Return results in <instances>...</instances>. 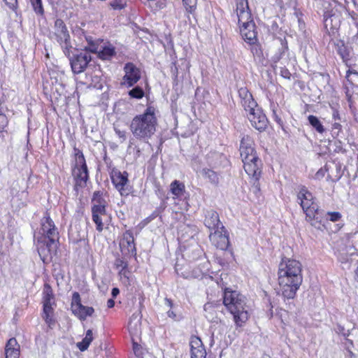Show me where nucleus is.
Masks as SVG:
<instances>
[{"label": "nucleus", "instance_id": "obj_1", "mask_svg": "<svg viewBox=\"0 0 358 358\" xmlns=\"http://www.w3.org/2000/svg\"><path fill=\"white\" fill-rule=\"evenodd\" d=\"M280 293L284 299H293L303 282L301 263L294 259L284 257L277 271Z\"/></svg>", "mask_w": 358, "mask_h": 358}, {"label": "nucleus", "instance_id": "obj_2", "mask_svg": "<svg viewBox=\"0 0 358 358\" xmlns=\"http://www.w3.org/2000/svg\"><path fill=\"white\" fill-rule=\"evenodd\" d=\"M39 233L41 236L37 238V250L41 259L48 264L55 255L59 244V231L54 221L50 217V213L47 210L41 220Z\"/></svg>", "mask_w": 358, "mask_h": 358}, {"label": "nucleus", "instance_id": "obj_3", "mask_svg": "<svg viewBox=\"0 0 358 358\" xmlns=\"http://www.w3.org/2000/svg\"><path fill=\"white\" fill-rule=\"evenodd\" d=\"M240 155L243 169L249 176L250 182L259 190V180L262 176L263 162L255 149L254 138L250 135H244L241 140Z\"/></svg>", "mask_w": 358, "mask_h": 358}, {"label": "nucleus", "instance_id": "obj_4", "mask_svg": "<svg viewBox=\"0 0 358 358\" xmlns=\"http://www.w3.org/2000/svg\"><path fill=\"white\" fill-rule=\"evenodd\" d=\"M222 303L232 315L236 328L243 327L250 319L246 297L237 290L225 287L222 290Z\"/></svg>", "mask_w": 358, "mask_h": 358}, {"label": "nucleus", "instance_id": "obj_5", "mask_svg": "<svg viewBox=\"0 0 358 358\" xmlns=\"http://www.w3.org/2000/svg\"><path fill=\"white\" fill-rule=\"evenodd\" d=\"M156 113L155 107L148 105L142 114L132 119L129 129L136 138L148 142L154 136L158 126Z\"/></svg>", "mask_w": 358, "mask_h": 358}, {"label": "nucleus", "instance_id": "obj_6", "mask_svg": "<svg viewBox=\"0 0 358 358\" xmlns=\"http://www.w3.org/2000/svg\"><path fill=\"white\" fill-rule=\"evenodd\" d=\"M297 201L306 215V220L315 228L322 230L325 228L324 222L320 214V210L312 192L304 186L299 187Z\"/></svg>", "mask_w": 358, "mask_h": 358}, {"label": "nucleus", "instance_id": "obj_7", "mask_svg": "<svg viewBox=\"0 0 358 358\" xmlns=\"http://www.w3.org/2000/svg\"><path fill=\"white\" fill-rule=\"evenodd\" d=\"M236 12L243 39L249 44L257 41V31L248 0H236Z\"/></svg>", "mask_w": 358, "mask_h": 358}, {"label": "nucleus", "instance_id": "obj_8", "mask_svg": "<svg viewBox=\"0 0 358 358\" xmlns=\"http://www.w3.org/2000/svg\"><path fill=\"white\" fill-rule=\"evenodd\" d=\"M107 170L115 189L122 196H128L132 192V187L129 185V173L121 171L111 164L107 165Z\"/></svg>", "mask_w": 358, "mask_h": 358}, {"label": "nucleus", "instance_id": "obj_9", "mask_svg": "<svg viewBox=\"0 0 358 358\" xmlns=\"http://www.w3.org/2000/svg\"><path fill=\"white\" fill-rule=\"evenodd\" d=\"M209 240L217 249L224 251V255L232 256V252L229 250L231 246L229 234L223 225L220 229L210 233Z\"/></svg>", "mask_w": 358, "mask_h": 358}, {"label": "nucleus", "instance_id": "obj_10", "mask_svg": "<svg viewBox=\"0 0 358 358\" xmlns=\"http://www.w3.org/2000/svg\"><path fill=\"white\" fill-rule=\"evenodd\" d=\"M49 38L55 40L62 48L70 46V35L64 22L58 18L55 21L53 31L50 32Z\"/></svg>", "mask_w": 358, "mask_h": 358}, {"label": "nucleus", "instance_id": "obj_11", "mask_svg": "<svg viewBox=\"0 0 358 358\" xmlns=\"http://www.w3.org/2000/svg\"><path fill=\"white\" fill-rule=\"evenodd\" d=\"M71 310L72 313L81 321L85 320L87 317L92 316L94 313L93 307L82 304L81 297L78 292H74L72 294Z\"/></svg>", "mask_w": 358, "mask_h": 358}, {"label": "nucleus", "instance_id": "obj_12", "mask_svg": "<svg viewBox=\"0 0 358 358\" xmlns=\"http://www.w3.org/2000/svg\"><path fill=\"white\" fill-rule=\"evenodd\" d=\"M247 117L252 126L259 131H264L268 124V120L263 110L258 106L247 112Z\"/></svg>", "mask_w": 358, "mask_h": 358}, {"label": "nucleus", "instance_id": "obj_13", "mask_svg": "<svg viewBox=\"0 0 358 358\" xmlns=\"http://www.w3.org/2000/svg\"><path fill=\"white\" fill-rule=\"evenodd\" d=\"M124 76L122 84L130 87L136 84L141 79V71L132 62H128L124 67Z\"/></svg>", "mask_w": 358, "mask_h": 358}, {"label": "nucleus", "instance_id": "obj_14", "mask_svg": "<svg viewBox=\"0 0 358 358\" xmlns=\"http://www.w3.org/2000/svg\"><path fill=\"white\" fill-rule=\"evenodd\" d=\"M121 252L125 255L136 256V248L134 243V237L131 230H127L120 242Z\"/></svg>", "mask_w": 358, "mask_h": 358}, {"label": "nucleus", "instance_id": "obj_15", "mask_svg": "<svg viewBox=\"0 0 358 358\" xmlns=\"http://www.w3.org/2000/svg\"><path fill=\"white\" fill-rule=\"evenodd\" d=\"M84 169H88L85 156L83 150L77 148L76 144L74 143L71 154V171Z\"/></svg>", "mask_w": 358, "mask_h": 358}, {"label": "nucleus", "instance_id": "obj_16", "mask_svg": "<svg viewBox=\"0 0 358 358\" xmlns=\"http://www.w3.org/2000/svg\"><path fill=\"white\" fill-rule=\"evenodd\" d=\"M84 169H88L85 156L83 150L77 148L76 144L74 143L71 154V171Z\"/></svg>", "mask_w": 358, "mask_h": 358}, {"label": "nucleus", "instance_id": "obj_17", "mask_svg": "<svg viewBox=\"0 0 358 358\" xmlns=\"http://www.w3.org/2000/svg\"><path fill=\"white\" fill-rule=\"evenodd\" d=\"M71 173L73 178L74 191L78 192L87 187V182L90 180L89 169L83 171H71Z\"/></svg>", "mask_w": 358, "mask_h": 358}, {"label": "nucleus", "instance_id": "obj_18", "mask_svg": "<svg viewBox=\"0 0 358 358\" xmlns=\"http://www.w3.org/2000/svg\"><path fill=\"white\" fill-rule=\"evenodd\" d=\"M91 60V55L87 52H81L75 55L71 60L73 72L76 74L83 72Z\"/></svg>", "mask_w": 358, "mask_h": 358}, {"label": "nucleus", "instance_id": "obj_19", "mask_svg": "<svg viewBox=\"0 0 358 358\" xmlns=\"http://www.w3.org/2000/svg\"><path fill=\"white\" fill-rule=\"evenodd\" d=\"M238 92L241 99V104L246 112L251 110H254V108L258 106L252 93L246 87H240Z\"/></svg>", "mask_w": 358, "mask_h": 358}, {"label": "nucleus", "instance_id": "obj_20", "mask_svg": "<svg viewBox=\"0 0 358 358\" xmlns=\"http://www.w3.org/2000/svg\"><path fill=\"white\" fill-rule=\"evenodd\" d=\"M92 211V220L96 225V230L101 233L108 225L110 221V217L108 214L107 210H101L100 211L95 210Z\"/></svg>", "mask_w": 358, "mask_h": 358}, {"label": "nucleus", "instance_id": "obj_21", "mask_svg": "<svg viewBox=\"0 0 358 358\" xmlns=\"http://www.w3.org/2000/svg\"><path fill=\"white\" fill-rule=\"evenodd\" d=\"M327 180L331 183L338 181L343 176L341 166L334 162L325 164Z\"/></svg>", "mask_w": 358, "mask_h": 358}, {"label": "nucleus", "instance_id": "obj_22", "mask_svg": "<svg viewBox=\"0 0 358 358\" xmlns=\"http://www.w3.org/2000/svg\"><path fill=\"white\" fill-rule=\"evenodd\" d=\"M203 223L207 228L214 231L222 225L218 213L213 209L206 211Z\"/></svg>", "mask_w": 358, "mask_h": 358}, {"label": "nucleus", "instance_id": "obj_23", "mask_svg": "<svg viewBox=\"0 0 358 358\" xmlns=\"http://www.w3.org/2000/svg\"><path fill=\"white\" fill-rule=\"evenodd\" d=\"M57 305H43L41 317L50 329L57 324L55 308Z\"/></svg>", "mask_w": 358, "mask_h": 358}, {"label": "nucleus", "instance_id": "obj_24", "mask_svg": "<svg viewBox=\"0 0 358 358\" xmlns=\"http://www.w3.org/2000/svg\"><path fill=\"white\" fill-rule=\"evenodd\" d=\"M106 194V192L101 190L94 192L92 197L91 210H106L108 206V202L105 199Z\"/></svg>", "mask_w": 358, "mask_h": 358}, {"label": "nucleus", "instance_id": "obj_25", "mask_svg": "<svg viewBox=\"0 0 358 358\" xmlns=\"http://www.w3.org/2000/svg\"><path fill=\"white\" fill-rule=\"evenodd\" d=\"M5 358H20V345L15 337L8 340L4 348Z\"/></svg>", "mask_w": 358, "mask_h": 358}, {"label": "nucleus", "instance_id": "obj_26", "mask_svg": "<svg viewBox=\"0 0 358 358\" xmlns=\"http://www.w3.org/2000/svg\"><path fill=\"white\" fill-rule=\"evenodd\" d=\"M201 174L203 179L215 187H217L220 183V173L212 169L203 168L201 171Z\"/></svg>", "mask_w": 358, "mask_h": 358}, {"label": "nucleus", "instance_id": "obj_27", "mask_svg": "<svg viewBox=\"0 0 358 358\" xmlns=\"http://www.w3.org/2000/svg\"><path fill=\"white\" fill-rule=\"evenodd\" d=\"M170 192L173 199H180L186 192L185 185L182 182L175 180L170 184Z\"/></svg>", "mask_w": 358, "mask_h": 358}, {"label": "nucleus", "instance_id": "obj_28", "mask_svg": "<svg viewBox=\"0 0 358 358\" xmlns=\"http://www.w3.org/2000/svg\"><path fill=\"white\" fill-rule=\"evenodd\" d=\"M42 305H57L52 288L48 283H45L43 285Z\"/></svg>", "mask_w": 358, "mask_h": 358}, {"label": "nucleus", "instance_id": "obj_29", "mask_svg": "<svg viewBox=\"0 0 358 358\" xmlns=\"http://www.w3.org/2000/svg\"><path fill=\"white\" fill-rule=\"evenodd\" d=\"M335 11L334 8L329 7L326 8L324 11L323 18L324 27L328 30L329 29L332 32L337 29V24H333V17H335Z\"/></svg>", "mask_w": 358, "mask_h": 358}, {"label": "nucleus", "instance_id": "obj_30", "mask_svg": "<svg viewBox=\"0 0 358 358\" xmlns=\"http://www.w3.org/2000/svg\"><path fill=\"white\" fill-rule=\"evenodd\" d=\"M127 329L132 341L138 338L141 334V322L139 320L131 318L129 321Z\"/></svg>", "mask_w": 358, "mask_h": 358}, {"label": "nucleus", "instance_id": "obj_31", "mask_svg": "<svg viewBox=\"0 0 358 358\" xmlns=\"http://www.w3.org/2000/svg\"><path fill=\"white\" fill-rule=\"evenodd\" d=\"M115 55V48L110 43L107 45L101 46L97 54L98 57L102 60H110Z\"/></svg>", "mask_w": 358, "mask_h": 358}, {"label": "nucleus", "instance_id": "obj_32", "mask_svg": "<svg viewBox=\"0 0 358 358\" xmlns=\"http://www.w3.org/2000/svg\"><path fill=\"white\" fill-rule=\"evenodd\" d=\"M337 52L341 56L343 62L348 65L350 60V52L348 48L345 45L343 41H340L337 44Z\"/></svg>", "mask_w": 358, "mask_h": 358}, {"label": "nucleus", "instance_id": "obj_33", "mask_svg": "<svg viewBox=\"0 0 358 358\" xmlns=\"http://www.w3.org/2000/svg\"><path fill=\"white\" fill-rule=\"evenodd\" d=\"M93 338H94L92 331L91 329H88L86 331L85 336L82 340V341L78 342L77 343V347L82 352L86 350L89 348L92 341H93Z\"/></svg>", "mask_w": 358, "mask_h": 358}, {"label": "nucleus", "instance_id": "obj_34", "mask_svg": "<svg viewBox=\"0 0 358 358\" xmlns=\"http://www.w3.org/2000/svg\"><path fill=\"white\" fill-rule=\"evenodd\" d=\"M120 280L126 286L131 285V273L129 267L121 268L118 272Z\"/></svg>", "mask_w": 358, "mask_h": 358}, {"label": "nucleus", "instance_id": "obj_35", "mask_svg": "<svg viewBox=\"0 0 358 358\" xmlns=\"http://www.w3.org/2000/svg\"><path fill=\"white\" fill-rule=\"evenodd\" d=\"M309 124L320 134H323L325 129L317 117L310 115L308 117Z\"/></svg>", "mask_w": 358, "mask_h": 358}, {"label": "nucleus", "instance_id": "obj_36", "mask_svg": "<svg viewBox=\"0 0 358 358\" xmlns=\"http://www.w3.org/2000/svg\"><path fill=\"white\" fill-rule=\"evenodd\" d=\"M182 2L188 15L195 14L197 8V0H182Z\"/></svg>", "mask_w": 358, "mask_h": 358}, {"label": "nucleus", "instance_id": "obj_37", "mask_svg": "<svg viewBox=\"0 0 358 358\" xmlns=\"http://www.w3.org/2000/svg\"><path fill=\"white\" fill-rule=\"evenodd\" d=\"M207 270L208 268L203 265L202 268H200L199 271L194 269L191 273H182V275L185 278H199L203 275Z\"/></svg>", "mask_w": 358, "mask_h": 358}, {"label": "nucleus", "instance_id": "obj_38", "mask_svg": "<svg viewBox=\"0 0 358 358\" xmlns=\"http://www.w3.org/2000/svg\"><path fill=\"white\" fill-rule=\"evenodd\" d=\"M191 358H206V351L204 346L196 349H190Z\"/></svg>", "mask_w": 358, "mask_h": 358}, {"label": "nucleus", "instance_id": "obj_39", "mask_svg": "<svg viewBox=\"0 0 358 358\" xmlns=\"http://www.w3.org/2000/svg\"><path fill=\"white\" fill-rule=\"evenodd\" d=\"M34 12L41 16L44 15V9L42 4V0H30Z\"/></svg>", "mask_w": 358, "mask_h": 358}, {"label": "nucleus", "instance_id": "obj_40", "mask_svg": "<svg viewBox=\"0 0 358 358\" xmlns=\"http://www.w3.org/2000/svg\"><path fill=\"white\" fill-rule=\"evenodd\" d=\"M129 95L131 98L141 99L144 96L145 92L141 87L136 86L129 92Z\"/></svg>", "mask_w": 358, "mask_h": 358}, {"label": "nucleus", "instance_id": "obj_41", "mask_svg": "<svg viewBox=\"0 0 358 358\" xmlns=\"http://www.w3.org/2000/svg\"><path fill=\"white\" fill-rule=\"evenodd\" d=\"M110 6L115 10H120L127 6V2L124 0H113L110 2Z\"/></svg>", "mask_w": 358, "mask_h": 358}, {"label": "nucleus", "instance_id": "obj_42", "mask_svg": "<svg viewBox=\"0 0 358 358\" xmlns=\"http://www.w3.org/2000/svg\"><path fill=\"white\" fill-rule=\"evenodd\" d=\"M190 349H196L204 346L201 338L196 336H192L190 338Z\"/></svg>", "mask_w": 358, "mask_h": 358}, {"label": "nucleus", "instance_id": "obj_43", "mask_svg": "<svg viewBox=\"0 0 358 358\" xmlns=\"http://www.w3.org/2000/svg\"><path fill=\"white\" fill-rule=\"evenodd\" d=\"M99 48H101L99 41H90L88 42L87 50L92 53L98 54Z\"/></svg>", "mask_w": 358, "mask_h": 358}, {"label": "nucleus", "instance_id": "obj_44", "mask_svg": "<svg viewBox=\"0 0 358 358\" xmlns=\"http://www.w3.org/2000/svg\"><path fill=\"white\" fill-rule=\"evenodd\" d=\"M163 210H164V208H157L148 217H146L143 220V222H145V224L150 222V221H152V220H154L157 217H158Z\"/></svg>", "mask_w": 358, "mask_h": 358}, {"label": "nucleus", "instance_id": "obj_45", "mask_svg": "<svg viewBox=\"0 0 358 358\" xmlns=\"http://www.w3.org/2000/svg\"><path fill=\"white\" fill-rule=\"evenodd\" d=\"M327 174V169H325V165L320 168L313 176V178L315 180H322L325 175Z\"/></svg>", "mask_w": 358, "mask_h": 358}, {"label": "nucleus", "instance_id": "obj_46", "mask_svg": "<svg viewBox=\"0 0 358 358\" xmlns=\"http://www.w3.org/2000/svg\"><path fill=\"white\" fill-rule=\"evenodd\" d=\"M327 215L328 216V220L333 222L340 220L342 217L339 212H328Z\"/></svg>", "mask_w": 358, "mask_h": 358}, {"label": "nucleus", "instance_id": "obj_47", "mask_svg": "<svg viewBox=\"0 0 358 358\" xmlns=\"http://www.w3.org/2000/svg\"><path fill=\"white\" fill-rule=\"evenodd\" d=\"M115 265L116 268L121 267V268H124L126 267H129V264H128L127 262H125L122 259H120V258L117 259L115 260Z\"/></svg>", "mask_w": 358, "mask_h": 358}, {"label": "nucleus", "instance_id": "obj_48", "mask_svg": "<svg viewBox=\"0 0 358 358\" xmlns=\"http://www.w3.org/2000/svg\"><path fill=\"white\" fill-rule=\"evenodd\" d=\"M6 4L12 10H15L17 6V0H3Z\"/></svg>", "mask_w": 358, "mask_h": 358}, {"label": "nucleus", "instance_id": "obj_49", "mask_svg": "<svg viewBox=\"0 0 358 358\" xmlns=\"http://www.w3.org/2000/svg\"><path fill=\"white\" fill-rule=\"evenodd\" d=\"M251 45H252L251 48V52L253 54H256L258 55H262V50L260 48V45L257 44V42L255 44H251Z\"/></svg>", "mask_w": 358, "mask_h": 358}, {"label": "nucleus", "instance_id": "obj_50", "mask_svg": "<svg viewBox=\"0 0 358 358\" xmlns=\"http://www.w3.org/2000/svg\"><path fill=\"white\" fill-rule=\"evenodd\" d=\"M273 116H274V117H273L274 118V121L278 124H279L280 127H283V121H282V120L276 115L275 112L273 113Z\"/></svg>", "mask_w": 358, "mask_h": 358}, {"label": "nucleus", "instance_id": "obj_51", "mask_svg": "<svg viewBox=\"0 0 358 358\" xmlns=\"http://www.w3.org/2000/svg\"><path fill=\"white\" fill-rule=\"evenodd\" d=\"M229 258V257H228L227 258H221V257H217L216 259L218 262V263L222 265V266H224L226 264H227L228 262V259Z\"/></svg>", "mask_w": 358, "mask_h": 358}, {"label": "nucleus", "instance_id": "obj_52", "mask_svg": "<svg viewBox=\"0 0 358 358\" xmlns=\"http://www.w3.org/2000/svg\"><path fill=\"white\" fill-rule=\"evenodd\" d=\"M332 118L334 120H341L340 113H339V111L338 110H336V109L334 110L333 114H332Z\"/></svg>", "mask_w": 358, "mask_h": 358}, {"label": "nucleus", "instance_id": "obj_53", "mask_svg": "<svg viewBox=\"0 0 358 358\" xmlns=\"http://www.w3.org/2000/svg\"><path fill=\"white\" fill-rule=\"evenodd\" d=\"M141 349V345L138 344L136 342H134V340L133 341V350L135 354L137 353L138 350Z\"/></svg>", "mask_w": 358, "mask_h": 358}, {"label": "nucleus", "instance_id": "obj_54", "mask_svg": "<svg viewBox=\"0 0 358 358\" xmlns=\"http://www.w3.org/2000/svg\"><path fill=\"white\" fill-rule=\"evenodd\" d=\"M120 293V289L117 287L112 289L111 294L113 298H115Z\"/></svg>", "mask_w": 358, "mask_h": 358}, {"label": "nucleus", "instance_id": "obj_55", "mask_svg": "<svg viewBox=\"0 0 358 358\" xmlns=\"http://www.w3.org/2000/svg\"><path fill=\"white\" fill-rule=\"evenodd\" d=\"M167 315L169 317H171V318H172L173 320H176V317H177L176 313L173 310H169L167 311Z\"/></svg>", "mask_w": 358, "mask_h": 358}, {"label": "nucleus", "instance_id": "obj_56", "mask_svg": "<svg viewBox=\"0 0 358 358\" xmlns=\"http://www.w3.org/2000/svg\"><path fill=\"white\" fill-rule=\"evenodd\" d=\"M332 129H337L338 131H341L342 129V126L340 123L338 122H334L333 124H332Z\"/></svg>", "mask_w": 358, "mask_h": 358}, {"label": "nucleus", "instance_id": "obj_57", "mask_svg": "<svg viewBox=\"0 0 358 358\" xmlns=\"http://www.w3.org/2000/svg\"><path fill=\"white\" fill-rule=\"evenodd\" d=\"M115 306V301L113 299H110L107 301V307L108 308H113Z\"/></svg>", "mask_w": 358, "mask_h": 358}, {"label": "nucleus", "instance_id": "obj_58", "mask_svg": "<svg viewBox=\"0 0 358 358\" xmlns=\"http://www.w3.org/2000/svg\"><path fill=\"white\" fill-rule=\"evenodd\" d=\"M281 73H282V76L284 78H289L291 74L287 69H285V70L282 71Z\"/></svg>", "mask_w": 358, "mask_h": 358}, {"label": "nucleus", "instance_id": "obj_59", "mask_svg": "<svg viewBox=\"0 0 358 358\" xmlns=\"http://www.w3.org/2000/svg\"><path fill=\"white\" fill-rule=\"evenodd\" d=\"M357 74L358 73L355 70H350V69H348L347 71H346V78L348 80H349V77L350 76L351 74Z\"/></svg>", "mask_w": 358, "mask_h": 358}, {"label": "nucleus", "instance_id": "obj_60", "mask_svg": "<svg viewBox=\"0 0 358 358\" xmlns=\"http://www.w3.org/2000/svg\"><path fill=\"white\" fill-rule=\"evenodd\" d=\"M165 301H166V303L171 308H172L173 306V301L171 299H165Z\"/></svg>", "mask_w": 358, "mask_h": 358}, {"label": "nucleus", "instance_id": "obj_61", "mask_svg": "<svg viewBox=\"0 0 358 358\" xmlns=\"http://www.w3.org/2000/svg\"><path fill=\"white\" fill-rule=\"evenodd\" d=\"M346 343H348L350 346H353V341L351 339L347 338Z\"/></svg>", "mask_w": 358, "mask_h": 358}, {"label": "nucleus", "instance_id": "obj_62", "mask_svg": "<svg viewBox=\"0 0 358 358\" xmlns=\"http://www.w3.org/2000/svg\"><path fill=\"white\" fill-rule=\"evenodd\" d=\"M270 311H271V317L273 316V306L271 303H270Z\"/></svg>", "mask_w": 358, "mask_h": 358}, {"label": "nucleus", "instance_id": "obj_63", "mask_svg": "<svg viewBox=\"0 0 358 358\" xmlns=\"http://www.w3.org/2000/svg\"><path fill=\"white\" fill-rule=\"evenodd\" d=\"M140 155H141V150H140V149L138 148V149L137 150V151H136V155H137L138 157H139V156H140Z\"/></svg>", "mask_w": 358, "mask_h": 358}, {"label": "nucleus", "instance_id": "obj_64", "mask_svg": "<svg viewBox=\"0 0 358 358\" xmlns=\"http://www.w3.org/2000/svg\"><path fill=\"white\" fill-rule=\"evenodd\" d=\"M280 311L283 312L285 315H288V312L285 310L280 309Z\"/></svg>", "mask_w": 358, "mask_h": 358}]
</instances>
